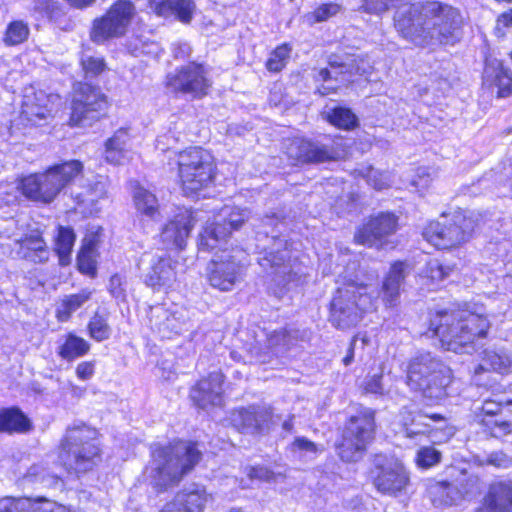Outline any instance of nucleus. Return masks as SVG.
I'll return each instance as SVG.
<instances>
[{
  "label": "nucleus",
  "instance_id": "nucleus-1",
  "mask_svg": "<svg viewBox=\"0 0 512 512\" xmlns=\"http://www.w3.org/2000/svg\"><path fill=\"white\" fill-rule=\"evenodd\" d=\"M394 20L398 32L418 46L448 43L462 23L458 9L438 1L401 7Z\"/></svg>",
  "mask_w": 512,
  "mask_h": 512
},
{
  "label": "nucleus",
  "instance_id": "nucleus-2",
  "mask_svg": "<svg viewBox=\"0 0 512 512\" xmlns=\"http://www.w3.org/2000/svg\"><path fill=\"white\" fill-rule=\"evenodd\" d=\"M490 325L484 313L466 309L437 313L431 320L430 331L445 350L471 353L476 342L487 336Z\"/></svg>",
  "mask_w": 512,
  "mask_h": 512
},
{
  "label": "nucleus",
  "instance_id": "nucleus-3",
  "mask_svg": "<svg viewBox=\"0 0 512 512\" xmlns=\"http://www.w3.org/2000/svg\"><path fill=\"white\" fill-rule=\"evenodd\" d=\"M83 164L79 160H69L53 165L43 173L23 177L17 186L0 184V196L5 204L16 201V189L29 200L44 204L51 203L59 193L82 174Z\"/></svg>",
  "mask_w": 512,
  "mask_h": 512
},
{
  "label": "nucleus",
  "instance_id": "nucleus-4",
  "mask_svg": "<svg viewBox=\"0 0 512 512\" xmlns=\"http://www.w3.org/2000/svg\"><path fill=\"white\" fill-rule=\"evenodd\" d=\"M200 457V451L190 442L177 441L168 446L154 445L152 460L146 468L147 480L156 490H166L178 484L199 462Z\"/></svg>",
  "mask_w": 512,
  "mask_h": 512
},
{
  "label": "nucleus",
  "instance_id": "nucleus-5",
  "mask_svg": "<svg viewBox=\"0 0 512 512\" xmlns=\"http://www.w3.org/2000/svg\"><path fill=\"white\" fill-rule=\"evenodd\" d=\"M283 225L276 216H266L263 219L264 229L258 234L264 235L272 244L262 248L258 263L264 270H271L272 281L276 286L289 290L300 283L303 273L287 241L274 234L280 232Z\"/></svg>",
  "mask_w": 512,
  "mask_h": 512
},
{
  "label": "nucleus",
  "instance_id": "nucleus-6",
  "mask_svg": "<svg viewBox=\"0 0 512 512\" xmlns=\"http://www.w3.org/2000/svg\"><path fill=\"white\" fill-rule=\"evenodd\" d=\"M172 137L161 135L156 139V149L174 155L183 192L194 196L207 188L213 181L215 163L213 156L200 147H191L181 152L171 151L167 144Z\"/></svg>",
  "mask_w": 512,
  "mask_h": 512
},
{
  "label": "nucleus",
  "instance_id": "nucleus-7",
  "mask_svg": "<svg viewBox=\"0 0 512 512\" xmlns=\"http://www.w3.org/2000/svg\"><path fill=\"white\" fill-rule=\"evenodd\" d=\"M374 294L373 287L354 282L338 288L331 302L329 321L337 329L354 327L364 312L376 308L378 294Z\"/></svg>",
  "mask_w": 512,
  "mask_h": 512
},
{
  "label": "nucleus",
  "instance_id": "nucleus-8",
  "mask_svg": "<svg viewBox=\"0 0 512 512\" xmlns=\"http://www.w3.org/2000/svg\"><path fill=\"white\" fill-rule=\"evenodd\" d=\"M451 370L430 353L414 357L407 370V385L422 392L423 396L437 400L447 395L446 388L451 383Z\"/></svg>",
  "mask_w": 512,
  "mask_h": 512
},
{
  "label": "nucleus",
  "instance_id": "nucleus-9",
  "mask_svg": "<svg viewBox=\"0 0 512 512\" xmlns=\"http://www.w3.org/2000/svg\"><path fill=\"white\" fill-rule=\"evenodd\" d=\"M100 456L97 431L86 425L67 429L61 442L59 458L69 471L82 473L91 470Z\"/></svg>",
  "mask_w": 512,
  "mask_h": 512
},
{
  "label": "nucleus",
  "instance_id": "nucleus-10",
  "mask_svg": "<svg viewBox=\"0 0 512 512\" xmlns=\"http://www.w3.org/2000/svg\"><path fill=\"white\" fill-rule=\"evenodd\" d=\"M474 229L471 218L457 211L441 220L429 222L423 229L424 239L439 249H449L466 242Z\"/></svg>",
  "mask_w": 512,
  "mask_h": 512
},
{
  "label": "nucleus",
  "instance_id": "nucleus-11",
  "mask_svg": "<svg viewBox=\"0 0 512 512\" xmlns=\"http://www.w3.org/2000/svg\"><path fill=\"white\" fill-rule=\"evenodd\" d=\"M136 15L135 5L130 0H117L100 17L92 22L90 38L94 43L104 44L123 37Z\"/></svg>",
  "mask_w": 512,
  "mask_h": 512
},
{
  "label": "nucleus",
  "instance_id": "nucleus-12",
  "mask_svg": "<svg viewBox=\"0 0 512 512\" xmlns=\"http://www.w3.org/2000/svg\"><path fill=\"white\" fill-rule=\"evenodd\" d=\"M247 254L239 248L215 253L208 264V280L212 287L221 291H231L245 275Z\"/></svg>",
  "mask_w": 512,
  "mask_h": 512
},
{
  "label": "nucleus",
  "instance_id": "nucleus-13",
  "mask_svg": "<svg viewBox=\"0 0 512 512\" xmlns=\"http://www.w3.org/2000/svg\"><path fill=\"white\" fill-rule=\"evenodd\" d=\"M374 426V412L370 409L352 416L337 447L340 458L347 462L359 460L373 437Z\"/></svg>",
  "mask_w": 512,
  "mask_h": 512
},
{
  "label": "nucleus",
  "instance_id": "nucleus-14",
  "mask_svg": "<svg viewBox=\"0 0 512 512\" xmlns=\"http://www.w3.org/2000/svg\"><path fill=\"white\" fill-rule=\"evenodd\" d=\"M149 324L162 338L180 335L192 327L190 311L178 303H163L151 307Z\"/></svg>",
  "mask_w": 512,
  "mask_h": 512
},
{
  "label": "nucleus",
  "instance_id": "nucleus-15",
  "mask_svg": "<svg viewBox=\"0 0 512 512\" xmlns=\"http://www.w3.org/2000/svg\"><path fill=\"white\" fill-rule=\"evenodd\" d=\"M285 148L289 158L302 163L337 160L346 154L345 149L337 142L332 145H325L299 137L289 140Z\"/></svg>",
  "mask_w": 512,
  "mask_h": 512
},
{
  "label": "nucleus",
  "instance_id": "nucleus-16",
  "mask_svg": "<svg viewBox=\"0 0 512 512\" xmlns=\"http://www.w3.org/2000/svg\"><path fill=\"white\" fill-rule=\"evenodd\" d=\"M106 107V97L100 90L91 85L83 84L72 102L70 124L72 126L90 125L92 121L98 119L99 113L104 111Z\"/></svg>",
  "mask_w": 512,
  "mask_h": 512
},
{
  "label": "nucleus",
  "instance_id": "nucleus-17",
  "mask_svg": "<svg viewBox=\"0 0 512 512\" xmlns=\"http://www.w3.org/2000/svg\"><path fill=\"white\" fill-rule=\"evenodd\" d=\"M167 84L175 91H180L192 97H202L207 94L210 81L202 65L190 63L181 67L168 76Z\"/></svg>",
  "mask_w": 512,
  "mask_h": 512
},
{
  "label": "nucleus",
  "instance_id": "nucleus-18",
  "mask_svg": "<svg viewBox=\"0 0 512 512\" xmlns=\"http://www.w3.org/2000/svg\"><path fill=\"white\" fill-rule=\"evenodd\" d=\"M481 414H477L482 425L494 437H502L512 432V401L484 400Z\"/></svg>",
  "mask_w": 512,
  "mask_h": 512
},
{
  "label": "nucleus",
  "instance_id": "nucleus-19",
  "mask_svg": "<svg viewBox=\"0 0 512 512\" xmlns=\"http://www.w3.org/2000/svg\"><path fill=\"white\" fill-rule=\"evenodd\" d=\"M60 98L45 91L27 90L23 97L20 118L23 123L40 125L42 121L51 117L54 107Z\"/></svg>",
  "mask_w": 512,
  "mask_h": 512
},
{
  "label": "nucleus",
  "instance_id": "nucleus-20",
  "mask_svg": "<svg viewBox=\"0 0 512 512\" xmlns=\"http://www.w3.org/2000/svg\"><path fill=\"white\" fill-rule=\"evenodd\" d=\"M443 421L439 414L428 415L422 412H416L408 407H404L399 413V423L407 438L421 440L422 437H428L431 441H437L436 431L431 422Z\"/></svg>",
  "mask_w": 512,
  "mask_h": 512
},
{
  "label": "nucleus",
  "instance_id": "nucleus-21",
  "mask_svg": "<svg viewBox=\"0 0 512 512\" xmlns=\"http://www.w3.org/2000/svg\"><path fill=\"white\" fill-rule=\"evenodd\" d=\"M397 230V217L392 213H379L372 216L355 233L358 244L376 246L382 239L395 233Z\"/></svg>",
  "mask_w": 512,
  "mask_h": 512
},
{
  "label": "nucleus",
  "instance_id": "nucleus-22",
  "mask_svg": "<svg viewBox=\"0 0 512 512\" xmlns=\"http://www.w3.org/2000/svg\"><path fill=\"white\" fill-rule=\"evenodd\" d=\"M178 262L169 256H153L144 275V283L154 291L173 289L177 281Z\"/></svg>",
  "mask_w": 512,
  "mask_h": 512
},
{
  "label": "nucleus",
  "instance_id": "nucleus-23",
  "mask_svg": "<svg viewBox=\"0 0 512 512\" xmlns=\"http://www.w3.org/2000/svg\"><path fill=\"white\" fill-rule=\"evenodd\" d=\"M222 384V373L212 372L191 389L190 398L201 409H206L210 406H220L223 403Z\"/></svg>",
  "mask_w": 512,
  "mask_h": 512
},
{
  "label": "nucleus",
  "instance_id": "nucleus-24",
  "mask_svg": "<svg viewBox=\"0 0 512 512\" xmlns=\"http://www.w3.org/2000/svg\"><path fill=\"white\" fill-rule=\"evenodd\" d=\"M194 224L195 219L193 213L187 209L181 210L162 229V243L168 249H183Z\"/></svg>",
  "mask_w": 512,
  "mask_h": 512
},
{
  "label": "nucleus",
  "instance_id": "nucleus-25",
  "mask_svg": "<svg viewBox=\"0 0 512 512\" xmlns=\"http://www.w3.org/2000/svg\"><path fill=\"white\" fill-rule=\"evenodd\" d=\"M408 485V472L398 460L390 461L382 466L375 478V486L377 489L382 493L390 495H396L406 491Z\"/></svg>",
  "mask_w": 512,
  "mask_h": 512
},
{
  "label": "nucleus",
  "instance_id": "nucleus-26",
  "mask_svg": "<svg viewBox=\"0 0 512 512\" xmlns=\"http://www.w3.org/2000/svg\"><path fill=\"white\" fill-rule=\"evenodd\" d=\"M483 83L488 87L497 88L498 97L512 95V73L496 58L489 57L486 59Z\"/></svg>",
  "mask_w": 512,
  "mask_h": 512
},
{
  "label": "nucleus",
  "instance_id": "nucleus-27",
  "mask_svg": "<svg viewBox=\"0 0 512 512\" xmlns=\"http://www.w3.org/2000/svg\"><path fill=\"white\" fill-rule=\"evenodd\" d=\"M211 501V495L207 494L203 487L192 484L177 493L173 508L176 512H201L208 508Z\"/></svg>",
  "mask_w": 512,
  "mask_h": 512
},
{
  "label": "nucleus",
  "instance_id": "nucleus-28",
  "mask_svg": "<svg viewBox=\"0 0 512 512\" xmlns=\"http://www.w3.org/2000/svg\"><path fill=\"white\" fill-rule=\"evenodd\" d=\"M151 9L159 16L174 17L182 23H190L196 5L193 0H150Z\"/></svg>",
  "mask_w": 512,
  "mask_h": 512
},
{
  "label": "nucleus",
  "instance_id": "nucleus-29",
  "mask_svg": "<svg viewBox=\"0 0 512 512\" xmlns=\"http://www.w3.org/2000/svg\"><path fill=\"white\" fill-rule=\"evenodd\" d=\"M230 234V229L224 226L217 216H215L212 221L206 223L200 233L199 248L207 251L218 249V253H221L223 250H228L225 248V245L227 244Z\"/></svg>",
  "mask_w": 512,
  "mask_h": 512
},
{
  "label": "nucleus",
  "instance_id": "nucleus-30",
  "mask_svg": "<svg viewBox=\"0 0 512 512\" xmlns=\"http://www.w3.org/2000/svg\"><path fill=\"white\" fill-rule=\"evenodd\" d=\"M57 508L46 498H27V497H3L0 499V512H54Z\"/></svg>",
  "mask_w": 512,
  "mask_h": 512
},
{
  "label": "nucleus",
  "instance_id": "nucleus-31",
  "mask_svg": "<svg viewBox=\"0 0 512 512\" xmlns=\"http://www.w3.org/2000/svg\"><path fill=\"white\" fill-rule=\"evenodd\" d=\"M107 186L106 180L96 179L84 192L74 195L82 213L93 215L100 212V202L107 197Z\"/></svg>",
  "mask_w": 512,
  "mask_h": 512
},
{
  "label": "nucleus",
  "instance_id": "nucleus-32",
  "mask_svg": "<svg viewBox=\"0 0 512 512\" xmlns=\"http://www.w3.org/2000/svg\"><path fill=\"white\" fill-rule=\"evenodd\" d=\"M270 414L267 410L259 407H249L238 410L234 413L233 423L242 432L261 431L269 420Z\"/></svg>",
  "mask_w": 512,
  "mask_h": 512
},
{
  "label": "nucleus",
  "instance_id": "nucleus-33",
  "mask_svg": "<svg viewBox=\"0 0 512 512\" xmlns=\"http://www.w3.org/2000/svg\"><path fill=\"white\" fill-rule=\"evenodd\" d=\"M406 268L407 264L404 262H396L391 266L382 286V300L386 307H394L397 305L400 297V288L405 278Z\"/></svg>",
  "mask_w": 512,
  "mask_h": 512
},
{
  "label": "nucleus",
  "instance_id": "nucleus-34",
  "mask_svg": "<svg viewBox=\"0 0 512 512\" xmlns=\"http://www.w3.org/2000/svg\"><path fill=\"white\" fill-rule=\"evenodd\" d=\"M427 493L435 508H448L462 498V493L446 481L430 480Z\"/></svg>",
  "mask_w": 512,
  "mask_h": 512
},
{
  "label": "nucleus",
  "instance_id": "nucleus-35",
  "mask_svg": "<svg viewBox=\"0 0 512 512\" xmlns=\"http://www.w3.org/2000/svg\"><path fill=\"white\" fill-rule=\"evenodd\" d=\"M131 154L128 130L119 129L105 143V158L112 164H123Z\"/></svg>",
  "mask_w": 512,
  "mask_h": 512
},
{
  "label": "nucleus",
  "instance_id": "nucleus-36",
  "mask_svg": "<svg viewBox=\"0 0 512 512\" xmlns=\"http://www.w3.org/2000/svg\"><path fill=\"white\" fill-rule=\"evenodd\" d=\"M484 505L498 512L512 510V482L500 481L491 484L484 498Z\"/></svg>",
  "mask_w": 512,
  "mask_h": 512
},
{
  "label": "nucleus",
  "instance_id": "nucleus-37",
  "mask_svg": "<svg viewBox=\"0 0 512 512\" xmlns=\"http://www.w3.org/2000/svg\"><path fill=\"white\" fill-rule=\"evenodd\" d=\"M20 245V253L33 262H44L48 259L46 243L37 231L14 239Z\"/></svg>",
  "mask_w": 512,
  "mask_h": 512
},
{
  "label": "nucleus",
  "instance_id": "nucleus-38",
  "mask_svg": "<svg viewBox=\"0 0 512 512\" xmlns=\"http://www.w3.org/2000/svg\"><path fill=\"white\" fill-rule=\"evenodd\" d=\"M512 364L510 356L504 350H485L482 363L475 368V374L492 369L493 371L506 374L509 372Z\"/></svg>",
  "mask_w": 512,
  "mask_h": 512
},
{
  "label": "nucleus",
  "instance_id": "nucleus-39",
  "mask_svg": "<svg viewBox=\"0 0 512 512\" xmlns=\"http://www.w3.org/2000/svg\"><path fill=\"white\" fill-rule=\"evenodd\" d=\"M133 200L136 210L151 219L159 214V203L157 197L142 186H137L133 192Z\"/></svg>",
  "mask_w": 512,
  "mask_h": 512
},
{
  "label": "nucleus",
  "instance_id": "nucleus-40",
  "mask_svg": "<svg viewBox=\"0 0 512 512\" xmlns=\"http://www.w3.org/2000/svg\"><path fill=\"white\" fill-rule=\"evenodd\" d=\"M28 418L17 408L0 410V431L25 432L29 430Z\"/></svg>",
  "mask_w": 512,
  "mask_h": 512
},
{
  "label": "nucleus",
  "instance_id": "nucleus-41",
  "mask_svg": "<svg viewBox=\"0 0 512 512\" xmlns=\"http://www.w3.org/2000/svg\"><path fill=\"white\" fill-rule=\"evenodd\" d=\"M92 293L89 289H83L79 293L65 296L57 307V318L63 322L67 321L77 309L91 298Z\"/></svg>",
  "mask_w": 512,
  "mask_h": 512
},
{
  "label": "nucleus",
  "instance_id": "nucleus-42",
  "mask_svg": "<svg viewBox=\"0 0 512 512\" xmlns=\"http://www.w3.org/2000/svg\"><path fill=\"white\" fill-rule=\"evenodd\" d=\"M89 350L90 344L85 339L70 333L59 347L58 354L61 358L71 361L84 356Z\"/></svg>",
  "mask_w": 512,
  "mask_h": 512
},
{
  "label": "nucleus",
  "instance_id": "nucleus-43",
  "mask_svg": "<svg viewBox=\"0 0 512 512\" xmlns=\"http://www.w3.org/2000/svg\"><path fill=\"white\" fill-rule=\"evenodd\" d=\"M75 243L74 231L69 227L60 226L55 239V251L61 265H67L71 260V252Z\"/></svg>",
  "mask_w": 512,
  "mask_h": 512
},
{
  "label": "nucleus",
  "instance_id": "nucleus-44",
  "mask_svg": "<svg viewBox=\"0 0 512 512\" xmlns=\"http://www.w3.org/2000/svg\"><path fill=\"white\" fill-rule=\"evenodd\" d=\"M248 217L249 212L246 209L228 206L222 208L217 215V218L221 223L230 229V233L232 230H237L248 219Z\"/></svg>",
  "mask_w": 512,
  "mask_h": 512
},
{
  "label": "nucleus",
  "instance_id": "nucleus-45",
  "mask_svg": "<svg viewBox=\"0 0 512 512\" xmlns=\"http://www.w3.org/2000/svg\"><path fill=\"white\" fill-rule=\"evenodd\" d=\"M245 474L247 475V480L242 479L240 481V486L243 489L251 488L255 481L259 482H272L276 481L277 476L280 474H275L273 471L268 469L265 466H248L245 468Z\"/></svg>",
  "mask_w": 512,
  "mask_h": 512
},
{
  "label": "nucleus",
  "instance_id": "nucleus-46",
  "mask_svg": "<svg viewBox=\"0 0 512 512\" xmlns=\"http://www.w3.org/2000/svg\"><path fill=\"white\" fill-rule=\"evenodd\" d=\"M326 114L328 121L340 129L350 130L357 125V117L348 108L337 107Z\"/></svg>",
  "mask_w": 512,
  "mask_h": 512
},
{
  "label": "nucleus",
  "instance_id": "nucleus-47",
  "mask_svg": "<svg viewBox=\"0 0 512 512\" xmlns=\"http://www.w3.org/2000/svg\"><path fill=\"white\" fill-rule=\"evenodd\" d=\"M359 176L366 179L367 183L376 190H383L391 185V176L388 172L375 170L371 166L356 171Z\"/></svg>",
  "mask_w": 512,
  "mask_h": 512
},
{
  "label": "nucleus",
  "instance_id": "nucleus-48",
  "mask_svg": "<svg viewBox=\"0 0 512 512\" xmlns=\"http://www.w3.org/2000/svg\"><path fill=\"white\" fill-rule=\"evenodd\" d=\"M323 446H320L305 437H296L290 445L292 453L298 455L300 458L313 459L318 453L323 451Z\"/></svg>",
  "mask_w": 512,
  "mask_h": 512
},
{
  "label": "nucleus",
  "instance_id": "nucleus-49",
  "mask_svg": "<svg viewBox=\"0 0 512 512\" xmlns=\"http://www.w3.org/2000/svg\"><path fill=\"white\" fill-rule=\"evenodd\" d=\"M292 48L288 44H282L276 47L270 54L267 62L266 68L270 72H279L281 71L290 58Z\"/></svg>",
  "mask_w": 512,
  "mask_h": 512
},
{
  "label": "nucleus",
  "instance_id": "nucleus-50",
  "mask_svg": "<svg viewBox=\"0 0 512 512\" xmlns=\"http://www.w3.org/2000/svg\"><path fill=\"white\" fill-rule=\"evenodd\" d=\"M89 335L97 342H102L110 338L112 330L104 316L95 314L88 324Z\"/></svg>",
  "mask_w": 512,
  "mask_h": 512
},
{
  "label": "nucleus",
  "instance_id": "nucleus-51",
  "mask_svg": "<svg viewBox=\"0 0 512 512\" xmlns=\"http://www.w3.org/2000/svg\"><path fill=\"white\" fill-rule=\"evenodd\" d=\"M95 250L92 246H84L78 254L77 264L80 272L90 277L96 275Z\"/></svg>",
  "mask_w": 512,
  "mask_h": 512
},
{
  "label": "nucleus",
  "instance_id": "nucleus-52",
  "mask_svg": "<svg viewBox=\"0 0 512 512\" xmlns=\"http://www.w3.org/2000/svg\"><path fill=\"white\" fill-rule=\"evenodd\" d=\"M340 5L336 3H326L317 7L314 11L307 13L304 18L309 24L323 22L337 15L340 12Z\"/></svg>",
  "mask_w": 512,
  "mask_h": 512
},
{
  "label": "nucleus",
  "instance_id": "nucleus-53",
  "mask_svg": "<svg viewBox=\"0 0 512 512\" xmlns=\"http://www.w3.org/2000/svg\"><path fill=\"white\" fill-rule=\"evenodd\" d=\"M29 35V28L23 21H14L7 27L4 42L7 45H17L24 42Z\"/></svg>",
  "mask_w": 512,
  "mask_h": 512
},
{
  "label": "nucleus",
  "instance_id": "nucleus-54",
  "mask_svg": "<svg viewBox=\"0 0 512 512\" xmlns=\"http://www.w3.org/2000/svg\"><path fill=\"white\" fill-rule=\"evenodd\" d=\"M450 271V267L443 266L439 260L433 259L426 264L423 273L432 285H437L450 274Z\"/></svg>",
  "mask_w": 512,
  "mask_h": 512
},
{
  "label": "nucleus",
  "instance_id": "nucleus-55",
  "mask_svg": "<svg viewBox=\"0 0 512 512\" xmlns=\"http://www.w3.org/2000/svg\"><path fill=\"white\" fill-rule=\"evenodd\" d=\"M441 454L433 447H422L416 455V463L421 468H430L440 462Z\"/></svg>",
  "mask_w": 512,
  "mask_h": 512
},
{
  "label": "nucleus",
  "instance_id": "nucleus-56",
  "mask_svg": "<svg viewBox=\"0 0 512 512\" xmlns=\"http://www.w3.org/2000/svg\"><path fill=\"white\" fill-rule=\"evenodd\" d=\"M480 465H491L500 469L512 467V457L502 451L490 453L485 460L479 462Z\"/></svg>",
  "mask_w": 512,
  "mask_h": 512
},
{
  "label": "nucleus",
  "instance_id": "nucleus-57",
  "mask_svg": "<svg viewBox=\"0 0 512 512\" xmlns=\"http://www.w3.org/2000/svg\"><path fill=\"white\" fill-rule=\"evenodd\" d=\"M81 63L86 74H90L92 76L100 74L105 69V62L101 57H83Z\"/></svg>",
  "mask_w": 512,
  "mask_h": 512
},
{
  "label": "nucleus",
  "instance_id": "nucleus-58",
  "mask_svg": "<svg viewBox=\"0 0 512 512\" xmlns=\"http://www.w3.org/2000/svg\"><path fill=\"white\" fill-rule=\"evenodd\" d=\"M381 379L382 373L368 376L362 384L364 391L366 393L382 395L384 393V387Z\"/></svg>",
  "mask_w": 512,
  "mask_h": 512
},
{
  "label": "nucleus",
  "instance_id": "nucleus-59",
  "mask_svg": "<svg viewBox=\"0 0 512 512\" xmlns=\"http://www.w3.org/2000/svg\"><path fill=\"white\" fill-rule=\"evenodd\" d=\"M432 182V176L427 168H419L416 177L412 180V185L417 191L426 190Z\"/></svg>",
  "mask_w": 512,
  "mask_h": 512
},
{
  "label": "nucleus",
  "instance_id": "nucleus-60",
  "mask_svg": "<svg viewBox=\"0 0 512 512\" xmlns=\"http://www.w3.org/2000/svg\"><path fill=\"white\" fill-rule=\"evenodd\" d=\"M268 344L270 347H278V346H289L290 344V336L286 329H281L279 331H274L268 337Z\"/></svg>",
  "mask_w": 512,
  "mask_h": 512
},
{
  "label": "nucleus",
  "instance_id": "nucleus-61",
  "mask_svg": "<svg viewBox=\"0 0 512 512\" xmlns=\"http://www.w3.org/2000/svg\"><path fill=\"white\" fill-rule=\"evenodd\" d=\"M512 26V10L502 13L498 16L495 26V34L498 37L505 35V28Z\"/></svg>",
  "mask_w": 512,
  "mask_h": 512
},
{
  "label": "nucleus",
  "instance_id": "nucleus-62",
  "mask_svg": "<svg viewBox=\"0 0 512 512\" xmlns=\"http://www.w3.org/2000/svg\"><path fill=\"white\" fill-rule=\"evenodd\" d=\"M76 375L80 380H89L95 372V364L92 361H84L77 365Z\"/></svg>",
  "mask_w": 512,
  "mask_h": 512
},
{
  "label": "nucleus",
  "instance_id": "nucleus-63",
  "mask_svg": "<svg viewBox=\"0 0 512 512\" xmlns=\"http://www.w3.org/2000/svg\"><path fill=\"white\" fill-rule=\"evenodd\" d=\"M480 479L476 475H469L466 479V484L463 485L462 496L464 494H472L479 489Z\"/></svg>",
  "mask_w": 512,
  "mask_h": 512
},
{
  "label": "nucleus",
  "instance_id": "nucleus-64",
  "mask_svg": "<svg viewBox=\"0 0 512 512\" xmlns=\"http://www.w3.org/2000/svg\"><path fill=\"white\" fill-rule=\"evenodd\" d=\"M109 290L115 297H120L123 294L122 277L120 275H113L109 281Z\"/></svg>",
  "mask_w": 512,
  "mask_h": 512
}]
</instances>
